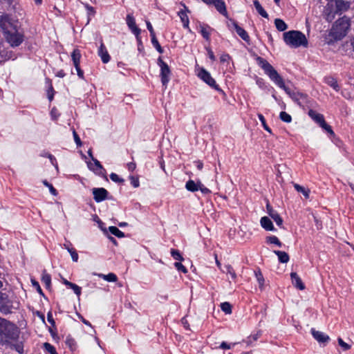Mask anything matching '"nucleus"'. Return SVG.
<instances>
[{
  "instance_id": "nucleus-33",
  "label": "nucleus",
  "mask_w": 354,
  "mask_h": 354,
  "mask_svg": "<svg viewBox=\"0 0 354 354\" xmlns=\"http://www.w3.org/2000/svg\"><path fill=\"white\" fill-rule=\"evenodd\" d=\"M266 242L270 244H275L279 247H281L282 243L279 239L275 236H269L266 237Z\"/></svg>"
},
{
  "instance_id": "nucleus-24",
  "label": "nucleus",
  "mask_w": 354,
  "mask_h": 354,
  "mask_svg": "<svg viewBox=\"0 0 354 354\" xmlns=\"http://www.w3.org/2000/svg\"><path fill=\"white\" fill-rule=\"evenodd\" d=\"M6 346H8L11 350H15L19 354L24 353V344L22 342L15 344L10 342V344H7Z\"/></svg>"
},
{
  "instance_id": "nucleus-20",
  "label": "nucleus",
  "mask_w": 354,
  "mask_h": 354,
  "mask_svg": "<svg viewBox=\"0 0 354 354\" xmlns=\"http://www.w3.org/2000/svg\"><path fill=\"white\" fill-rule=\"evenodd\" d=\"M98 55L100 57L102 62L104 64H106L110 61V55L103 43L100 44L99 48Z\"/></svg>"
},
{
  "instance_id": "nucleus-25",
  "label": "nucleus",
  "mask_w": 354,
  "mask_h": 354,
  "mask_svg": "<svg viewBox=\"0 0 354 354\" xmlns=\"http://www.w3.org/2000/svg\"><path fill=\"white\" fill-rule=\"evenodd\" d=\"M71 58L75 67H77L80 64L81 53L80 50L74 49L71 53Z\"/></svg>"
},
{
  "instance_id": "nucleus-39",
  "label": "nucleus",
  "mask_w": 354,
  "mask_h": 354,
  "mask_svg": "<svg viewBox=\"0 0 354 354\" xmlns=\"http://www.w3.org/2000/svg\"><path fill=\"white\" fill-rule=\"evenodd\" d=\"M151 43L153 44V46L156 48V49L160 53H163V50L162 48V47L160 46L156 37V35H153V36H151Z\"/></svg>"
},
{
  "instance_id": "nucleus-28",
  "label": "nucleus",
  "mask_w": 354,
  "mask_h": 354,
  "mask_svg": "<svg viewBox=\"0 0 354 354\" xmlns=\"http://www.w3.org/2000/svg\"><path fill=\"white\" fill-rule=\"evenodd\" d=\"M41 281L45 284L46 288H49L50 287L51 277L46 270H44L42 273Z\"/></svg>"
},
{
  "instance_id": "nucleus-22",
  "label": "nucleus",
  "mask_w": 354,
  "mask_h": 354,
  "mask_svg": "<svg viewBox=\"0 0 354 354\" xmlns=\"http://www.w3.org/2000/svg\"><path fill=\"white\" fill-rule=\"evenodd\" d=\"M261 225L267 231H274L275 228L272 224V221L267 216H263L260 221Z\"/></svg>"
},
{
  "instance_id": "nucleus-36",
  "label": "nucleus",
  "mask_w": 354,
  "mask_h": 354,
  "mask_svg": "<svg viewBox=\"0 0 354 354\" xmlns=\"http://www.w3.org/2000/svg\"><path fill=\"white\" fill-rule=\"evenodd\" d=\"M221 308L225 314L232 313V305L229 302L221 303Z\"/></svg>"
},
{
  "instance_id": "nucleus-18",
  "label": "nucleus",
  "mask_w": 354,
  "mask_h": 354,
  "mask_svg": "<svg viewBox=\"0 0 354 354\" xmlns=\"http://www.w3.org/2000/svg\"><path fill=\"white\" fill-rule=\"evenodd\" d=\"M232 26L234 28L236 33L241 37V38L245 41L250 42V37L248 32L241 27H240L236 21H232Z\"/></svg>"
},
{
  "instance_id": "nucleus-58",
  "label": "nucleus",
  "mask_w": 354,
  "mask_h": 354,
  "mask_svg": "<svg viewBox=\"0 0 354 354\" xmlns=\"http://www.w3.org/2000/svg\"><path fill=\"white\" fill-rule=\"evenodd\" d=\"M75 69H76V71H77V73L78 77H79L80 78H81V79H82V80H83V79L84 78V72H83V71L80 68V65H78V66H77V67H75Z\"/></svg>"
},
{
  "instance_id": "nucleus-49",
  "label": "nucleus",
  "mask_w": 354,
  "mask_h": 354,
  "mask_svg": "<svg viewBox=\"0 0 354 354\" xmlns=\"http://www.w3.org/2000/svg\"><path fill=\"white\" fill-rule=\"evenodd\" d=\"M31 281H32V286L37 289V292L41 295H44L43 291H42L39 283L37 281H35V279H32Z\"/></svg>"
},
{
  "instance_id": "nucleus-38",
  "label": "nucleus",
  "mask_w": 354,
  "mask_h": 354,
  "mask_svg": "<svg viewBox=\"0 0 354 354\" xmlns=\"http://www.w3.org/2000/svg\"><path fill=\"white\" fill-rule=\"evenodd\" d=\"M44 348L50 353V354H58L55 348L48 342H45L43 344Z\"/></svg>"
},
{
  "instance_id": "nucleus-43",
  "label": "nucleus",
  "mask_w": 354,
  "mask_h": 354,
  "mask_svg": "<svg viewBox=\"0 0 354 354\" xmlns=\"http://www.w3.org/2000/svg\"><path fill=\"white\" fill-rule=\"evenodd\" d=\"M258 118L259 119V120L261 121L264 129L266 131H267L268 132H269L270 133H272V131L270 129V128L266 124V119L265 118L263 117V115L261 113H259L258 114Z\"/></svg>"
},
{
  "instance_id": "nucleus-15",
  "label": "nucleus",
  "mask_w": 354,
  "mask_h": 354,
  "mask_svg": "<svg viewBox=\"0 0 354 354\" xmlns=\"http://www.w3.org/2000/svg\"><path fill=\"white\" fill-rule=\"evenodd\" d=\"M267 213L274 221L276 224L281 227L283 224V219L281 216L275 211L269 203L266 205Z\"/></svg>"
},
{
  "instance_id": "nucleus-2",
  "label": "nucleus",
  "mask_w": 354,
  "mask_h": 354,
  "mask_svg": "<svg viewBox=\"0 0 354 354\" xmlns=\"http://www.w3.org/2000/svg\"><path fill=\"white\" fill-rule=\"evenodd\" d=\"M19 337L18 327L11 322L0 318V345L6 346L17 341Z\"/></svg>"
},
{
  "instance_id": "nucleus-3",
  "label": "nucleus",
  "mask_w": 354,
  "mask_h": 354,
  "mask_svg": "<svg viewBox=\"0 0 354 354\" xmlns=\"http://www.w3.org/2000/svg\"><path fill=\"white\" fill-rule=\"evenodd\" d=\"M283 36L285 43L290 47L298 48L308 46V40L305 35L300 31L290 30L284 32Z\"/></svg>"
},
{
  "instance_id": "nucleus-34",
  "label": "nucleus",
  "mask_w": 354,
  "mask_h": 354,
  "mask_svg": "<svg viewBox=\"0 0 354 354\" xmlns=\"http://www.w3.org/2000/svg\"><path fill=\"white\" fill-rule=\"evenodd\" d=\"M255 276H256V278L258 281V283H259V288L261 289L263 288V284H264V278H263V274L262 272H261V270L259 269L257 271H255Z\"/></svg>"
},
{
  "instance_id": "nucleus-56",
  "label": "nucleus",
  "mask_w": 354,
  "mask_h": 354,
  "mask_svg": "<svg viewBox=\"0 0 354 354\" xmlns=\"http://www.w3.org/2000/svg\"><path fill=\"white\" fill-rule=\"evenodd\" d=\"M42 156H43L48 157V158L50 159V162H51L53 165H55V163H56V159H55V158L53 155H51V154H50V153H46L45 154H43Z\"/></svg>"
},
{
  "instance_id": "nucleus-4",
  "label": "nucleus",
  "mask_w": 354,
  "mask_h": 354,
  "mask_svg": "<svg viewBox=\"0 0 354 354\" xmlns=\"http://www.w3.org/2000/svg\"><path fill=\"white\" fill-rule=\"evenodd\" d=\"M350 26L349 18L344 16L335 21L330 30V35L336 40H340L346 36Z\"/></svg>"
},
{
  "instance_id": "nucleus-32",
  "label": "nucleus",
  "mask_w": 354,
  "mask_h": 354,
  "mask_svg": "<svg viewBox=\"0 0 354 354\" xmlns=\"http://www.w3.org/2000/svg\"><path fill=\"white\" fill-rule=\"evenodd\" d=\"M103 279L109 281V282H115L117 281L118 277L114 273H109L108 274H101L99 275Z\"/></svg>"
},
{
  "instance_id": "nucleus-35",
  "label": "nucleus",
  "mask_w": 354,
  "mask_h": 354,
  "mask_svg": "<svg viewBox=\"0 0 354 354\" xmlns=\"http://www.w3.org/2000/svg\"><path fill=\"white\" fill-rule=\"evenodd\" d=\"M66 344L69 347L71 351H74L76 348V342L71 336H68L66 339Z\"/></svg>"
},
{
  "instance_id": "nucleus-30",
  "label": "nucleus",
  "mask_w": 354,
  "mask_h": 354,
  "mask_svg": "<svg viewBox=\"0 0 354 354\" xmlns=\"http://www.w3.org/2000/svg\"><path fill=\"white\" fill-rule=\"evenodd\" d=\"M274 25L279 31H284L288 28L287 24L281 19H276Z\"/></svg>"
},
{
  "instance_id": "nucleus-48",
  "label": "nucleus",
  "mask_w": 354,
  "mask_h": 354,
  "mask_svg": "<svg viewBox=\"0 0 354 354\" xmlns=\"http://www.w3.org/2000/svg\"><path fill=\"white\" fill-rule=\"evenodd\" d=\"M70 288L73 289L74 292L79 297L81 295V288L76 285L75 283H72Z\"/></svg>"
},
{
  "instance_id": "nucleus-10",
  "label": "nucleus",
  "mask_w": 354,
  "mask_h": 354,
  "mask_svg": "<svg viewBox=\"0 0 354 354\" xmlns=\"http://www.w3.org/2000/svg\"><path fill=\"white\" fill-rule=\"evenodd\" d=\"M186 189L189 192H196L198 190H201V192L204 194H208L211 193V191L205 187L201 182L198 180L197 182H195L191 179H189L185 185Z\"/></svg>"
},
{
  "instance_id": "nucleus-59",
  "label": "nucleus",
  "mask_w": 354,
  "mask_h": 354,
  "mask_svg": "<svg viewBox=\"0 0 354 354\" xmlns=\"http://www.w3.org/2000/svg\"><path fill=\"white\" fill-rule=\"evenodd\" d=\"M230 57L228 54H223L221 56L220 60L221 62H227L230 59Z\"/></svg>"
},
{
  "instance_id": "nucleus-42",
  "label": "nucleus",
  "mask_w": 354,
  "mask_h": 354,
  "mask_svg": "<svg viewBox=\"0 0 354 354\" xmlns=\"http://www.w3.org/2000/svg\"><path fill=\"white\" fill-rule=\"evenodd\" d=\"M279 118L282 121L287 123L290 122L292 120V117L290 116V115L285 111H281L280 113Z\"/></svg>"
},
{
  "instance_id": "nucleus-31",
  "label": "nucleus",
  "mask_w": 354,
  "mask_h": 354,
  "mask_svg": "<svg viewBox=\"0 0 354 354\" xmlns=\"http://www.w3.org/2000/svg\"><path fill=\"white\" fill-rule=\"evenodd\" d=\"M109 231L115 236L118 238H122L124 237V233L120 231L117 227L115 226H110L109 227Z\"/></svg>"
},
{
  "instance_id": "nucleus-53",
  "label": "nucleus",
  "mask_w": 354,
  "mask_h": 354,
  "mask_svg": "<svg viewBox=\"0 0 354 354\" xmlns=\"http://www.w3.org/2000/svg\"><path fill=\"white\" fill-rule=\"evenodd\" d=\"M146 25H147V29L149 30V31L150 32V36L151 37V36L155 35V32L152 27L151 24L149 21H147Z\"/></svg>"
},
{
  "instance_id": "nucleus-44",
  "label": "nucleus",
  "mask_w": 354,
  "mask_h": 354,
  "mask_svg": "<svg viewBox=\"0 0 354 354\" xmlns=\"http://www.w3.org/2000/svg\"><path fill=\"white\" fill-rule=\"evenodd\" d=\"M174 266L178 271L182 272L183 273L185 274L187 272V269L181 263V261L174 263Z\"/></svg>"
},
{
  "instance_id": "nucleus-63",
  "label": "nucleus",
  "mask_w": 354,
  "mask_h": 354,
  "mask_svg": "<svg viewBox=\"0 0 354 354\" xmlns=\"http://www.w3.org/2000/svg\"><path fill=\"white\" fill-rule=\"evenodd\" d=\"M128 169L133 171L136 169V164L134 162H129L127 164Z\"/></svg>"
},
{
  "instance_id": "nucleus-8",
  "label": "nucleus",
  "mask_w": 354,
  "mask_h": 354,
  "mask_svg": "<svg viewBox=\"0 0 354 354\" xmlns=\"http://www.w3.org/2000/svg\"><path fill=\"white\" fill-rule=\"evenodd\" d=\"M4 37L12 47L19 46L24 41V35L17 29L5 34Z\"/></svg>"
},
{
  "instance_id": "nucleus-64",
  "label": "nucleus",
  "mask_w": 354,
  "mask_h": 354,
  "mask_svg": "<svg viewBox=\"0 0 354 354\" xmlns=\"http://www.w3.org/2000/svg\"><path fill=\"white\" fill-rule=\"evenodd\" d=\"M194 164L196 167V168L199 170H201L203 167V163L200 161H196L194 162Z\"/></svg>"
},
{
  "instance_id": "nucleus-54",
  "label": "nucleus",
  "mask_w": 354,
  "mask_h": 354,
  "mask_svg": "<svg viewBox=\"0 0 354 354\" xmlns=\"http://www.w3.org/2000/svg\"><path fill=\"white\" fill-rule=\"evenodd\" d=\"M261 335V331L259 330L255 334L248 337V339H252L253 341L257 340Z\"/></svg>"
},
{
  "instance_id": "nucleus-17",
  "label": "nucleus",
  "mask_w": 354,
  "mask_h": 354,
  "mask_svg": "<svg viewBox=\"0 0 354 354\" xmlns=\"http://www.w3.org/2000/svg\"><path fill=\"white\" fill-rule=\"evenodd\" d=\"M290 277L292 280V283L293 286L300 290H303L305 289V285L302 282L301 278L296 272H291Z\"/></svg>"
},
{
  "instance_id": "nucleus-55",
  "label": "nucleus",
  "mask_w": 354,
  "mask_h": 354,
  "mask_svg": "<svg viewBox=\"0 0 354 354\" xmlns=\"http://www.w3.org/2000/svg\"><path fill=\"white\" fill-rule=\"evenodd\" d=\"M130 180H131V185L136 188L138 187H139L140 185V183H139V178H130Z\"/></svg>"
},
{
  "instance_id": "nucleus-51",
  "label": "nucleus",
  "mask_w": 354,
  "mask_h": 354,
  "mask_svg": "<svg viewBox=\"0 0 354 354\" xmlns=\"http://www.w3.org/2000/svg\"><path fill=\"white\" fill-rule=\"evenodd\" d=\"M54 90L51 84H50L49 88L48 89V98L50 101H52L54 95Z\"/></svg>"
},
{
  "instance_id": "nucleus-19",
  "label": "nucleus",
  "mask_w": 354,
  "mask_h": 354,
  "mask_svg": "<svg viewBox=\"0 0 354 354\" xmlns=\"http://www.w3.org/2000/svg\"><path fill=\"white\" fill-rule=\"evenodd\" d=\"M335 6L337 12H343L347 11L350 6L351 3L349 1L344 0H335Z\"/></svg>"
},
{
  "instance_id": "nucleus-21",
  "label": "nucleus",
  "mask_w": 354,
  "mask_h": 354,
  "mask_svg": "<svg viewBox=\"0 0 354 354\" xmlns=\"http://www.w3.org/2000/svg\"><path fill=\"white\" fill-rule=\"evenodd\" d=\"M185 10H181L178 12V16L180 18L182 23L183 24V27L185 28H189V17L187 16V12H189L188 8L184 5Z\"/></svg>"
},
{
  "instance_id": "nucleus-62",
  "label": "nucleus",
  "mask_w": 354,
  "mask_h": 354,
  "mask_svg": "<svg viewBox=\"0 0 354 354\" xmlns=\"http://www.w3.org/2000/svg\"><path fill=\"white\" fill-rule=\"evenodd\" d=\"M78 317L81 319V321L86 325L87 326H91V323L87 321L86 319H85L82 315H81L80 314H78Z\"/></svg>"
},
{
  "instance_id": "nucleus-13",
  "label": "nucleus",
  "mask_w": 354,
  "mask_h": 354,
  "mask_svg": "<svg viewBox=\"0 0 354 354\" xmlns=\"http://www.w3.org/2000/svg\"><path fill=\"white\" fill-rule=\"evenodd\" d=\"M208 5H214L216 10L225 17L227 16L225 3L223 0H202Z\"/></svg>"
},
{
  "instance_id": "nucleus-47",
  "label": "nucleus",
  "mask_w": 354,
  "mask_h": 354,
  "mask_svg": "<svg viewBox=\"0 0 354 354\" xmlns=\"http://www.w3.org/2000/svg\"><path fill=\"white\" fill-rule=\"evenodd\" d=\"M338 344L343 348L344 351H347L351 348V345L344 342L340 337L338 338Z\"/></svg>"
},
{
  "instance_id": "nucleus-9",
  "label": "nucleus",
  "mask_w": 354,
  "mask_h": 354,
  "mask_svg": "<svg viewBox=\"0 0 354 354\" xmlns=\"http://www.w3.org/2000/svg\"><path fill=\"white\" fill-rule=\"evenodd\" d=\"M198 76L209 86L215 88L217 91H222L219 88L218 86L216 84L214 79L211 76L210 73L208 71H207L205 68H200L198 73Z\"/></svg>"
},
{
  "instance_id": "nucleus-29",
  "label": "nucleus",
  "mask_w": 354,
  "mask_h": 354,
  "mask_svg": "<svg viewBox=\"0 0 354 354\" xmlns=\"http://www.w3.org/2000/svg\"><path fill=\"white\" fill-rule=\"evenodd\" d=\"M294 187L298 192L302 193V194L304 196L305 198H309V193L310 190L307 188H305L303 186H301L297 183H294Z\"/></svg>"
},
{
  "instance_id": "nucleus-16",
  "label": "nucleus",
  "mask_w": 354,
  "mask_h": 354,
  "mask_svg": "<svg viewBox=\"0 0 354 354\" xmlns=\"http://www.w3.org/2000/svg\"><path fill=\"white\" fill-rule=\"evenodd\" d=\"M311 334L313 337L320 344L327 343L330 340L328 335L321 331L316 330L315 328L311 329Z\"/></svg>"
},
{
  "instance_id": "nucleus-23",
  "label": "nucleus",
  "mask_w": 354,
  "mask_h": 354,
  "mask_svg": "<svg viewBox=\"0 0 354 354\" xmlns=\"http://www.w3.org/2000/svg\"><path fill=\"white\" fill-rule=\"evenodd\" d=\"M274 253L277 255L280 263H286L288 262L290 257L287 252L280 250H274Z\"/></svg>"
},
{
  "instance_id": "nucleus-52",
  "label": "nucleus",
  "mask_w": 354,
  "mask_h": 354,
  "mask_svg": "<svg viewBox=\"0 0 354 354\" xmlns=\"http://www.w3.org/2000/svg\"><path fill=\"white\" fill-rule=\"evenodd\" d=\"M73 135L74 140H75V142L77 144V145L81 146L82 145L81 140H80L79 136L77 135V132L75 130H73Z\"/></svg>"
},
{
  "instance_id": "nucleus-61",
  "label": "nucleus",
  "mask_w": 354,
  "mask_h": 354,
  "mask_svg": "<svg viewBox=\"0 0 354 354\" xmlns=\"http://www.w3.org/2000/svg\"><path fill=\"white\" fill-rule=\"evenodd\" d=\"M48 187L49 188V191L51 193V194H53V196H57L58 194L57 191L54 188L51 183Z\"/></svg>"
},
{
  "instance_id": "nucleus-27",
  "label": "nucleus",
  "mask_w": 354,
  "mask_h": 354,
  "mask_svg": "<svg viewBox=\"0 0 354 354\" xmlns=\"http://www.w3.org/2000/svg\"><path fill=\"white\" fill-rule=\"evenodd\" d=\"M325 82L335 91H339V87L337 80L335 78L332 77H326L325 78Z\"/></svg>"
},
{
  "instance_id": "nucleus-7",
  "label": "nucleus",
  "mask_w": 354,
  "mask_h": 354,
  "mask_svg": "<svg viewBox=\"0 0 354 354\" xmlns=\"http://www.w3.org/2000/svg\"><path fill=\"white\" fill-rule=\"evenodd\" d=\"M158 64L160 68L161 82L163 86H167L170 80L171 71L168 64L165 62L161 57L158 59Z\"/></svg>"
},
{
  "instance_id": "nucleus-45",
  "label": "nucleus",
  "mask_w": 354,
  "mask_h": 354,
  "mask_svg": "<svg viewBox=\"0 0 354 354\" xmlns=\"http://www.w3.org/2000/svg\"><path fill=\"white\" fill-rule=\"evenodd\" d=\"M94 162H95V166L96 167L95 169L94 168H92L91 167V165H89V167L93 170H96V174H102V171L103 169L102 165H100V162L97 160H94Z\"/></svg>"
},
{
  "instance_id": "nucleus-6",
  "label": "nucleus",
  "mask_w": 354,
  "mask_h": 354,
  "mask_svg": "<svg viewBox=\"0 0 354 354\" xmlns=\"http://www.w3.org/2000/svg\"><path fill=\"white\" fill-rule=\"evenodd\" d=\"M0 27L5 35L17 29V22L12 19L8 15H3L0 19Z\"/></svg>"
},
{
  "instance_id": "nucleus-14",
  "label": "nucleus",
  "mask_w": 354,
  "mask_h": 354,
  "mask_svg": "<svg viewBox=\"0 0 354 354\" xmlns=\"http://www.w3.org/2000/svg\"><path fill=\"white\" fill-rule=\"evenodd\" d=\"M92 192L93 198L97 203L106 200L109 194L108 191L104 188H93Z\"/></svg>"
},
{
  "instance_id": "nucleus-5",
  "label": "nucleus",
  "mask_w": 354,
  "mask_h": 354,
  "mask_svg": "<svg viewBox=\"0 0 354 354\" xmlns=\"http://www.w3.org/2000/svg\"><path fill=\"white\" fill-rule=\"evenodd\" d=\"M308 114L312 120H313L316 123H317L320 127L324 129L330 136H335V133L333 131L331 127L326 122L324 117L322 114L319 113L313 109L309 110Z\"/></svg>"
},
{
  "instance_id": "nucleus-37",
  "label": "nucleus",
  "mask_w": 354,
  "mask_h": 354,
  "mask_svg": "<svg viewBox=\"0 0 354 354\" xmlns=\"http://www.w3.org/2000/svg\"><path fill=\"white\" fill-rule=\"evenodd\" d=\"M171 255L176 260H178L180 261H184V258L183 257L180 252L178 250L171 249Z\"/></svg>"
},
{
  "instance_id": "nucleus-1",
  "label": "nucleus",
  "mask_w": 354,
  "mask_h": 354,
  "mask_svg": "<svg viewBox=\"0 0 354 354\" xmlns=\"http://www.w3.org/2000/svg\"><path fill=\"white\" fill-rule=\"evenodd\" d=\"M257 64L263 70L266 75L279 88L283 89L285 92L294 100H299V97L304 96L303 94L296 93L285 85L282 77L278 73L274 68L265 59L259 57L257 59Z\"/></svg>"
},
{
  "instance_id": "nucleus-11",
  "label": "nucleus",
  "mask_w": 354,
  "mask_h": 354,
  "mask_svg": "<svg viewBox=\"0 0 354 354\" xmlns=\"http://www.w3.org/2000/svg\"><path fill=\"white\" fill-rule=\"evenodd\" d=\"M127 24L131 32L135 35L138 42H140V32L141 30L136 26V21L131 14H129L126 19Z\"/></svg>"
},
{
  "instance_id": "nucleus-60",
  "label": "nucleus",
  "mask_w": 354,
  "mask_h": 354,
  "mask_svg": "<svg viewBox=\"0 0 354 354\" xmlns=\"http://www.w3.org/2000/svg\"><path fill=\"white\" fill-rule=\"evenodd\" d=\"M219 348H222V349H230L231 348V346L230 344H227V342H223Z\"/></svg>"
},
{
  "instance_id": "nucleus-57",
  "label": "nucleus",
  "mask_w": 354,
  "mask_h": 354,
  "mask_svg": "<svg viewBox=\"0 0 354 354\" xmlns=\"http://www.w3.org/2000/svg\"><path fill=\"white\" fill-rule=\"evenodd\" d=\"M0 309L5 314H8V313H11L10 307L8 306L7 305H2Z\"/></svg>"
},
{
  "instance_id": "nucleus-41",
  "label": "nucleus",
  "mask_w": 354,
  "mask_h": 354,
  "mask_svg": "<svg viewBox=\"0 0 354 354\" xmlns=\"http://www.w3.org/2000/svg\"><path fill=\"white\" fill-rule=\"evenodd\" d=\"M225 270L223 272H226L227 274H230L232 279H235L236 278V274L231 265L225 266Z\"/></svg>"
},
{
  "instance_id": "nucleus-40",
  "label": "nucleus",
  "mask_w": 354,
  "mask_h": 354,
  "mask_svg": "<svg viewBox=\"0 0 354 354\" xmlns=\"http://www.w3.org/2000/svg\"><path fill=\"white\" fill-rule=\"evenodd\" d=\"M209 28H210L207 26H201V33L206 40L209 39Z\"/></svg>"
},
{
  "instance_id": "nucleus-26",
  "label": "nucleus",
  "mask_w": 354,
  "mask_h": 354,
  "mask_svg": "<svg viewBox=\"0 0 354 354\" xmlns=\"http://www.w3.org/2000/svg\"><path fill=\"white\" fill-rule=\"evenodd\" d=\"M253 3H254V6L257 11L258 12V13L261 17H263L264 18H268V14L263 9V8L261 6V5L260 4L259 1L258 0H254Z\"/></svg>"
},
{
  "instance_id": "nucleus-46",
  "label": "nucleus",
  "mask_w": 354,
  "mask_h": 354,
  "mask_svg": "<svg viewBox=\"0 0 354 354\" xmlns=\"http://www.w3.org/2000/svg\"><path fill=\"white\" fill-rule=\"evenodd\" d=\"M68 252L70 253L72 260L74 262H77L79 259L78 254L75 248H71V250H68Z\"/></svg>"
},
{
  "instance_id": "nucleus-50",
  "label": "nucleus",
  "mask_w": 354,
  "mask_h": 354,
  "mask_svg": "<svg viewBox=\"0 0 354 354\" xmlns=\"http://www.w3.org/2000/svg\"><path fill=\"white\" fill-rule=\"evenodd\" d=\"M47 319H48V322L51 324V326L53 327L55 326V322L53 317V315L50 311H49L47 314Z\"/></svg>"
},
{
  "instance_id": "nucleus-12",
  "label": "nucleus",
  "mask_w": 354,
  "mask_h": 354,
  "mask_svg": "<svg viewBox=\"0 0 354 354\" xmlns=\"http://www.w3.org/2000/svg\"><path fill=\"white\" fill-rule=\"evenodd\" d=\"M208 5H214L216 10L225 17L227 16L225 3L223 0H202Z\"/></svg>"
}]
</instances>
